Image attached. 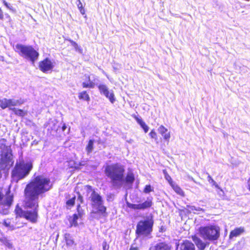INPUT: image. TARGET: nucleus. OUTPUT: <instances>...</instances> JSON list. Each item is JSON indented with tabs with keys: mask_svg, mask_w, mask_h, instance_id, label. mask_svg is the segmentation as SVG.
Wrapping results in <instances>:
<instances>
[{
	"mask_svg": "<svg viewBox=\"0 0 250 250\" xmlns=\"http://www.w3.org/2000/svg\"><path fill=\"white\" fill-rule=\"evenodd\" d=\"M78 98L81 100H84L87 102H89L90 100V98L85 90L79 93Z\"/></svg>",
	"mask_w": 250,
	"mask_h": 250,
	"instance_id": "nucleus-27",
	"label": "nucleus"
},
{
	"mask_svg": "<svg viewBox=\"0 0 250 250\" xmlns=\"http://www.w3.org/2000/svg\"><path fill=\"white\" fill-rule=\"evenodd\" d=\"M33 168L31 162H25L24 161L16 163L11 172V178L13 181L18 182L25 178Z\"/></svg>",
	"mask_w": 250,
	"mask_h": 250,
	"instance_id": "nucleus-4",
	"label": "nucleus"
},
{
	"mask_svg": "<svg viewBox=\"0 0 250 250\" xmlns=\"http://www.w3.org/2000/svg\"><path fill=\"white\" fill-rule=\"evenodd\" d=\"M198 231L201 236L205 239L215 241L220 237V228L216 225L200 227Z\"/></svg>",
	"mask_w": 250,
	"mask_h": 250,
	"instance_id": "nucleus-7",
	"label": "nucleus"
},
{
	"mask_svg": "<svg viewBox=\"0 0 250 250\" xmlns=\"http://www.w3.org/2000/svg\"><path fill=\"white\" fill-rule=\"evenodd\" d=\"M180 250H195V246L191 242L186 240L181 243Z\"/></svg>",
	"mask_w": 250,
	"mask_h": 250,
	"instance_id": "nucleus-18",
	"label": "nucleus"
},
{
	"mask_svg": "<svg viewBox=\"0 0 250 250\" xmlns=\"http://www.w3.org/2000/svg\"><path fill=\"white\" fill-rule=\"evenodd\" d=\"M173 190L179 195L181 197H184L185 196V192L176 183L174 182L173 184L170 185Z\"/></svg>",
	"mask_w": 250,
	"mask_h": 250,
	"instance_id": "nucleus-21",
	"label": "nucleus"
},
{
	"mask_svg": "<svg viewBox=\"0 0 250 250\" xmlns=\"http://www.w3.org/2000/svg\"><path fill=\"white\" fill-rule=\"evenodd\" d=\"M245 232V229L244 227L236 228L234 229L231 230L229 234V239H232L234 237H237Z\"/></svg>",
	"mask_w": 250,
	"mask_h": 250,
	"instance_id": "nucleus-17",
	"label": "nucleus"
},
{
	"mask_svg": "<svg viewBox=\"0 0 250 250\" xmlns=\"http://www.w3.org/2000/svg\"><path fill=\"white\" fill-rule=\"evenodd\" d=\"M129 250H139V248L138 247H134L133 246H131Z\"/></svg>",
	"mask_w": 250,
	"mask_h": 250,
	"instance_id": "nucleus-45",
	"label": "nucleus"
},
{
	"mask_svg": "<svg viewBox=\"0 0 250 250\" xmlns=\"http://www.w3.org/2000/svg\"><path fill=\"white\" fill-rule=\"evenodd\" d=\"M154 250H170V247L165 242H160L154 246Z\"/></svg>",
	"mask_w": 250,
	"mask_h": 250,
	"instance_id": "nucleus-23",
	"label": "nucleus"
},
{
	"mask_svg": "<svg viewBox=\"0 0 250 250\" xmlns=\"http://www.w3.org/2000/svg\"><path fill=\"white\" fill-rule=\"evenodd\" d=\"M152 198H147L144 202L139 204H134L128 202H126L127 207L134 210H145L150 208L152 206Z\"/></svg>",
	"mask_w": 250,
	"mask_h": 250,
	"instance_id": "nucleus-11",
	"label": "nucleus"
},
{
	"mask_svg": "<svg viewBox=\"0 0 250 250\" xmlns=\"http://www.w3.org/2000/svg\"><path fill=\"white\" fill-rule=\"evenodd\" d=\"M84 188L86 189L87 193L91 192L89 199L91 201V207L95 208V211L92 213L97 214L102 217H105L107 216V208L103 205V200L102 197L92 188L90 185H87L84 186Z\"/></svg>",
	"mask_w": 250,
	"mask_h": 250,
	"instance_id": "nucleus-2",
	"label": "nucleus"
},
{
	"mask_svg": "<svg viewBox=\"0 0 250 250\" xmlns=\"http://www.w3.org/2000/svg\"><path fill=\"white\" fill-rule=\"evenodd\" d=\"M207 178H208V181L209 182L211 183L212 184V185L214 186L216 188H217V189H218L219 190V192H221L222 193V195H221L223 197L224 196V191L223 190V189L220 187H219L218 184L212 178L211 176L210 175H208Z\"/></svg>",
	"mask_w": 250,
	"mask_h": 250,
	"instance_id": "nucleus-29",
	"label": "nucleus"
},
{
	"mask_svg": "<svg viewBox=\"0 0 250 250\" xmlns=\"http://www.w3.org/2000/svg\"><path fill=\"white\" fill-rule=\"evenodd\" d=\"M153 191V188H152L150 185H146L143 190V191L145 193H148Z\"/></svg>",
	"mask_w": 250,
	"mask_h": 250,
	"instance_id": "nucleus-35",
	"label": "nucleus"
},
{
	"mask_svg": "<svg viewBox=\"0 0 250 250\" xmlns=\"http://www.w3.org/2000/svg\"><path fill=\"white\" fill-rule=\"evenodd\" d=\"M0 141L1 143L0 146V148L2 149L1 153H6L7 152H9V150H10V152L12 153V149L10 146H7L5 144L7 140L5 138H1L0 140Z\"/></svg>",
	"mask_w": 250,
	"mask_h": 250,
	"instance_id": "nucleus-22",
	"label": "nucleus"
},
{
	"mask_svg": "<svg viewBox=\"0 0 250 250\" xmlns=\"http://www.w3.org/2000/svg\"><path fill=\"white\" fill-rule=\"evenodd\" d=\"M22 104V102L19 100H14L12 99H6L4 98L0 99V107L4 109L6 108H12V106H15L18 105H21Z\"/></svg>",
	"mask_w": 250,
	"mask_h": 250,
	"instance_id": "nucleus-13",
	"label": "nucleus"
},
{
	"mask_svg": "<svg viewBox=\"0 0 250 250\" xmlns=\"http://www.w3.org/2000/svg\"><path fill=\"white\" fill-rule=\"evenodd\" d=\"M124 181H125L126 184L131 185L135 181L134 174L132 172L127 173L125 178L124 177Z\"/></svg>",
	"mask_w": 250,
	"mask_h": 250,
	"instance_id": "nucleus-24",
	"label": "nucleus"
},
{
	"mask_svg": "<svg viewBox=\"0 0 250 250\" xmlns=\"http://www.w3.org/2000/svg\"><path fill=\"white\" fill-rule=\"evenodd\" d=\"M78 1V3L77 4V6L78 9H79L82 15H84L85 14V10L84 7L83 6V4L81 1V0H77Z\"/></svg>",
	"mask_w": 250,
	"mask_h": 250,
	"instance_id": "nucleus-34",
	"label": "nucleus"
},
{
	"mask_svg": "<svg viewBox=\"0 0 250 250\" xmlns=\"http://www.w3.org/2000/svg\"><path fill=\"white\" fill-rule=\"evenodd\" d=\"M81 204H78L77 206V211L78 213H74L72 216H69L68 218L70 228L72 227H77L78 226V221L79 219H82L84 214L83 210L81 209Z\"/></svg>",
	"mask_w": 250,
	"mask_h": 250,
	"instance_id": "nucleus-10",
	"label": "nucleus"
},
{
	"mask_svg": "<svg viewBox=\"0 0 250 250\" xmlns=\"http://www.w3.org/2000/svg\"><path fill=\"white\" fill-rule=\"evenodd\" d=\"M0 242L9 249L13 248V244L5 236L0 237Z\"/></svg>",
	"mask_w": 250,
	"mask_h": 250,
	"instance_id": "nucleus-26",
	"label": "nucleus"
},
{
	"mask_svg": "<svg viewBox=\"0 0 250 250\" xmlns=\"http://www.w3.org/2000/svg\"><path fill=\"white\" fill-rule=\"evenodd\" d=\"M53 62L48 58H46L39 62V68L40 70L43 73H47L48 71H51L54 68Z\"/></svg>",
	"mask_w": 250,
	"mask_h": 250,
	"instance_id": "nucleus-12",
	"label": "nucleus"
},
{
	"mask_svg": "<svg viewBox=\"0 0 250 250\" xmlns=\"http://www.w3.org/2000/svg\"><path fill=\"white\" fill-rule=\"evenodd\" d=\"M10 151V150H9ZM12 153L10 151L1 153L0 157V171H7L13 165Z\"/></svg>",
	"mask_w": 250,
	"mask_h": 250,
	"instance_id": "nucleus-8",
	"label": "nucleus"
},
{
	"mask_svg": "<svg viewBox=\"0 0 250 250\" xmlns=\"http://www.w3.org/2000/svg\"><path fill=\"white\" fill-rule=\"evenodd\" d=\"M133 118L136 121L137 123L141 126V127L144 130L145 133H147L149 130L148 126L146 124V123L142 120V119L138 117L135 115H132Z\"/></svg>",
	"mask_w": 250,
	"mask_h": 250,
	"instance_id": "nucleus-19",
	"label": "nucleus"
},
{
	"mask_svg": "<svg viewBox=\"0 0 250 250\" xmlns=\"http://www.w3.org/2000/svg\"><path fill=\"white\" fill-rule=\"evenodd\" d=\"M76 200V196H74L66 202V205L69 207H72L74 206Z\"/></svg>",
	"mask_w": 250,
	"mask_h": 250,
	"instance_id": "nucleus-32",
	"label": "nucleus"
},
{
	"mask_svg": "<svg viewBox=\"0 0 250 250\" xmlns=\"http://www.w3.org/2000/svg\"><path fill=\"white\" fill-rule=\"evenodd\" d=\"M159 231V232H163L165 231V229H164V227H163V226H161V227L160 228Z\"/></svg>",
	"mask_w": 250,
	"mask_h": 250,
	"instance_id": "nucleus-44",
	"label": "nucleus"
},
{
	"mask_svg": "<svg viewBox=\"0 0 250 250\" xmlns=\"http://www.w3.org/2000/svg\"><path fill=\"white\" fill-rule=\"evenodd\" d=\"M248 189L250 191V177L248 180Z\"/></svg>",
	"mask_w": 250,
	"mask_h": 250,
	"instance_id": "nucleus-43",
	"label": "nucleus"
},
{
	"mask_svg": "<svg viewBox=\"0 0 250 250\" xmlns=\"http://www.w3.org/2000/svg\"><path fill=\"white\" fill-rule=\"evenodd\" d=\"M149 135L151 139H153L156 141L158 140L157 134L154 129L151 130L149 133Z\"/></svg>",
	"mask_w": 250,
	"mask_h": 250,
	"instance_id": "nucleus-33",
	"label": "nucleus"
},
{
	"mask_svg": "<svg viewBox=\"0 0 250 250\" xmlns=\"http://www.w3.org/2000/svg\"><path fill=\"white\" fill-rule=\"evenodd\" d=\"M4 19V15L2 10L0 8V20H3Z\"/></svg>",
	"mask_w": 250,
	"mask_h": 250,
	"instance_id": "nucleus-40",
	"label": "nucleus"
},
{
	"mask_svg": "<svg viewBox=\"0 0 250 250\" xmlns=\"http://www.w3.org/2000/svg\"><path fill=\"white\" fill-rule=\"evenodd\" d=\"M15 51L20 56L30 61L32 64H34L39 56V52L31 45L18 43L15 46Z\"/></svg>",
	"mask_w": 250,
	"mask_h": 250,
	"instance_id": "nucleus-6",
	"label": "nucleus"
},
{
	"mask_svg": "<svg viewBox=\"0 0 250 250\" xmlns=\"http://www.w3.org/2000/svg\"><path fill=\"white\" fill-rule=\"evenodd\" d=\"M53 185L50 179L43 175H37L30 180L24 190V207L34 208L24 210L17 204L14 210L16 217L24 218L32 223H36L38 217L39 196L49 191Z\"/></svg>",
	"mask_w": 250,
	"mask_h": 250,
	"instance_id": "nucleus-1",
	"label": "nucleus"
},
{
	"mask_svg": "<svg viewBox=\"0 0 250 250\" xmlns=\"http://www.w3.org/2000/svg\"><path fill=\"white\" fill-rule=\"evenodd\" d=\"M154 220L152 215L139 221L136 226L135 233L138 237H150L153 230Z\"/></svg>",
	"mask_w": 250,
	"mask_h": 250,
	"instance_id": "nucleus-5",
	"label": "nucleus"
},
{
	"mask_svg": "<svg viewBox=\"0 0 250 250\" xmlns=\"http://www.w3.org/2000/svg\"><path fill=\"white\" fill-rule=\"evenodd\" d=\"M2 2H3V4H4V5L6 7H7L8 8H9V9H11V8H10L9 7V5H8V3H7V2L5 0H3L2 1Z\"/></svg>",
	"mask_w": 250,
	"mask_h": 250,
	"instance_id": "nucleus-42",
	"label": "nucleus"
},
{
	"mask_svg": "<svg viewBox=\"0 0 250 250\" xmlns=\"http://www.w3.org/2000/svg\"><path fill=\"white\" fill-rule=\"evenodd\" d=\"M62 130L63 131L65 130V129L66 128V126L65 125V124H63L62 127Z\"/></svg>",
	"mask_w": 250,
	"mask_h": 250,
	"instance_id": "nucleus-46",
	"label": "nucleus"
},
{
	"mask_svg": "<svg viewBox=\"0 0 250 250\" xmlns=\"http://www.w3.org/2000/svg\"><path fill=\"white\" fill-rule=\"evenodd\" d=\"M191 238L199 250H205L207 246L208 245V243L203 242L196 235H192Z\"/></svg>",
	"mask_w": 250,
	"mask_h": 250,
	"instance_id": "nucleus-16",
	"label": "nucleus"
},
{
	"mask_svg": "<svg viewBox=\"0 0 250 250\" xmlns=\"http://www.w3.org/2000/svg\"><path fill=\"white\" fill-rule=\"evenodd\" d=\"M102 248L103 250H109V245L106 240L104 241L102 243Z\"/></svg>",
	"mask_w": 250,
	"mask_h": 250,
	"instance_id": "nucleus-37",
	"label": "nucleus"
},
{
	"mask_svg": "<svg viewBox=\"0 0 250 250\" xmlns=\"http://www.w3.org/2000/svg\"><path fill=\"white\" fill-rule=\"evenodd\" d=\"M159 133L163 136L164 140L168 144L170 138V132L163 125H161L158 128Z\"/></svg>",
	"mask_w": 250,
	"mask_h": 250,
	"instance_id": "nucleus-15",
	"label": "nucleus"
},
{
	"mask_svg": "<svg viewBox=\"0 0 250 250\" xmlns=\"http://www.w3.org/2000/svg\"><path fill=\"white\" fill-rule=\"evenodd\" d=\"M10 110L12 111L15 115L20 117H23L27 114V111L21 109L12 107L10 108Z\"/></svg>",
	"mask_w": 250,
	"mask_h": 250,
	"instance_id": "nucleus-25",
	"label": "nucleus"
},
{
	"mask_svg": "<svg viewBox=\"0 0 250 250\" xmlns=\"http://www.w3.org/2000/svg\"><path fill=\"white\" fill-rule=\"evenodd\" d=\"M94 141L90 140L88 141V143L85 147V150L87 154H90L93 149Z\"/></svg>",
	"mask_w": 250,
	"mask_h": 250,
	"instance_id": "nucleus-30",
	"label": "nucleus"
},
{
	"mask_svg": "<svg viewBox=\"0 0 250 250\" xmlns=\"http://www.w3.org/2000/svg\"><path fill=\"white\" fill-rule=\"evenodd\" d=\"M11 219L8 218V219H5L3 220V224L6 227L13 228V226L11 224Z\"/></svg>",
	"mask_w": 250,
	"mask_h": 250,
	"instance_id": "nucleus-36",
	"label": "nucleus"
},
{
	"mask_svg": "<svg viewBox=\"0 0 250 250\" xmlns=\"http://www.w3.org/2000/svg\"><path fill=\"white\" fill-rule=\"evenodd\" d=\"M78 200L80 201L81 204L83 203V196L80 193V192H78Z\"/></svg>",
	"mask_w": 250,
	"mask_h": 250,
	"instance_id": "nucleus-39",
	"label": "nucleus"
},
{
	"mask_svg": "<svg viewBox=\"0 0 250 250\" xmlns=\"http://www.w3.org/2000/svg\"><path fill=\"white\" fill-rule=\"evenodd\" d=\"M104 172L113 184L124 181L125 173V167L118 163L105 166Z\"/></svg>",
	"mask_w": 250,
	"mask_h": 250,
	"instance_id": "nucleus-3",
	"label": "nucleus"
},
{
	"mask_svg": "<svg viewBox=\"0 0 250 250\" xmlns=\"http://www.w3.org/2000/svg\"><path fill=\"white\" fill-rule=\"evenodd\" d=\"M5 16H6V18L7 19L8 21L9 22H11L12 21V19H11L10 16L8 14H6Z\"/></svg>",
	"mask_w": 250,
	"mask_h": 250,
	"instance_id": "nucleus-41",
	"label": "nucleus"
},
{
	"mask_svg": "<svg viewBox=\"0 0 250 250\" xmlns=\"http://www.w3.org/2000/svg\"><path fill=\"white\" fill-rule=\"evenodd\" d=\"M163 172L164 174L165 178L166 179V180L168 182L169 184L170 185L172 184H173L174 182L172 180V178L171 176L168 174L167 171L166 169H164L163 170Z\"/></svg>",
	"mask_w": 250,
	"mask_h": 250,
	"instance_id": "nucleus-31",
	"label": "nucleus"
},
{
	"mask_svg": "<svg viewBox=\"0 0 250 250\" xmlns=\"http://www.w3.org/2000/svg\"><path fill=\"white\" fill-rule=\"evenodd\" d=\"M190 210L193 212H194L195 211H204V210L200 208H196L195 206H190L189 207Z\"/></svg>",
	"mask_w": 250,
	"mask_h": 250,
	"instance_id": "nucleus-38",
	"label": "nucleus"
},
{
	"mask_svg": "<svg viewBox=\"0 0 250 250\" xmlns=\"http://www.w3.org/2000/svg\"><path fill=\"white\" fill-rule=\"evenodd\" d=\"M88 82H83L82 83V87L83 88H93L96 84L90 80L89 75H85Z\"/></svg>",
	"mask_w": 250,
	"mask_h": 250,
	"instance_id": "nucleus-20",
	"label": "nucleus"
},
{
	"mask_svg": "<svg viewBox=\"0 0 250 250\" xmlns=\"http://www.w3.org/2000/svg\"><path fill=\"white\" fill-rule=\"evenodd\" d=\"M64 239L67 246H70L74 244V241L69 233H65L64 234Z\"/></svg>",
	"mask_w": 250,
	"mask_h": 250,
	"instance_id": "nucleus-28",
	"label": "nucleus"
},
{
	"mask_svg": "<svg viewBox=\"0 0 250 250\" xmlns=\"http://www.w3.org/2000/svg\"><path fill=\"white\" fill-rule=\"evenodd\" d=\"M0 58H3V57H0Z\"/></svg>",
	"mask_w": 250,
	"mask_h": 250,
	"instance_id": "nucleus-47",
	"label": "nucleus"
},
{
	"mask_svg": "<svg viewBox=\"0 0 250 250\" xmlns=\"http://www.w3.org/2000/svg\"><path fill=\"white\" fill-rule=\"evenodd\" d=\"M13 198V195L11 194L10 189L6 192L4 196L3 188L0 187V205L9 208L12 205Z\"/></svg>",
	"mask_w": 250,
	"mask_h": 250,
	"instance_id": "nucleus-9",
	"label": "nucleus"
},
{
	"mask_svg": "<svg viewBox=\"0 0 250 250\" xmlns=\"http://www.w3.org/2000/svg\"><path fill=\"white\" fill-rule=\"evenodd\" d=\"M98 89L101 94H104L107 98L109 99L111 103H113L115 99L114 98V94L113 92L109 93L107 86L104 84H100L98 85Z\"/></svg>",
	"mask_w": 250,
	"mask_h": 250,
	"instance_id": "nucleus-14",
	"label": "nucleus"
}]
</instances>
